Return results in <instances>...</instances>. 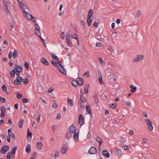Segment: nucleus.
<instances>
[{
  "label": "nucleus",
  "mask_w": 159,
  "mask_h": 159,
  "mask_svg": "<svg viewBox=\"0 0 159 159\" xmlns=\"http://www.w3.org/2000/svg\"><path fill=\"white\" fill-rule=\"evenodd\" d=\"M93 11L92 9H90L89 10L87 19V23L89 26H91V23L93 20Z\"/></svg>",
  "instance_id": "1"
},
{
  "label": "nucleus",
  "mask_w": 159,
  "mask_h": 159,
  "mask_svg": "<svg viewBox=\"0 0 159 159\" xmlns=\"http://www.w3.org/2000/svg\"><path fill=\"white\" fill-rule=\"evenodd\" d=\"M144 58V56L143 55H137L135 58L132 60V61L134 62H139L142 61Z\"/></svg>",
  "instance_id": "2"
},
{
  "label": "nucleus",
  "mask_w": 159,
  "mask_h": 159,
  "mask_svg": "<svg viewBox=\"0 0 159 159\" xmlns=\"http://www.w3.org/2000/svg\"><path fill=\"white\" fill-rule=\"evenodd\" d=\"M19 6L23 11V13L25 12L29 11V10L27 6L25 5V3L24 2L21 3L20 4H19Z\"/></svg>",
  "instance_id": "3"
},
{
  "label": "nucleus",
  "mask_w": 159,
  "mask_h": 159,
  "mask_svg": "<svg viewBox=\"0 0 159 159\" xmlns=\"http://www.w3.org/2000/svg\"><path fill=\"white\" fill-rule=\"evenodd\" d=\"M79 124L80 125H82L84 122V118L82 114H80L78 116Z\"/></svg>",
  "instance_id": "4"
},
{
  "label": "nucleus",
  "mask_w": 159,
  "mask_h": 159,
  "mask_svg": "<svg viewBox=\"0 0 159 159\" xmlns=\"http://www.w3.org/2000/svg\"><path fill=\"white\" fill-rule=\"evenodd\" d=\"M30 10L23 13V16L25 18L28 20L31 19V17H32V15L30 13Z\"/></svg>",
  "instance_id": "5"
},
{
  "label": "nucleus",
  "mask_w": 159,
  "mask_h": 159,
  "mask_svg": "<svg viewBox=\"0 0 159 159\" xmlns=\"http://www.w3.org/2000/svg\"><path fill=\"white\" fill-rule=\"evenodd\" d=\"M57 67L59 70L64 75L66 74V70L64 69L63 66L61 64H60V63H59V64L58 65Z\"/></svg>",
  "instance_id": "6"
},
{
  "label": "nucleus",
  "mask_w": 159,
  "mask_h": 159,
  "mask_svg": "<svg viewBox=\"0 0 159 159\" xmlns=\"http://www.w3.org/2000/svg\"><path fill=\"white\" fill-rule=\"evenodd\" d=\"M22 81V79L20 76L18 75L17 76L16 79L14 81V83L15 84L19 85L20 83Z\"/></svg>",
  "instance_id": "7"
},
{
  "label": "nucleus",
  "mask_w": 159,
  "mask_h": 159,
  "mask_svg": "<svg viewBox=\"0 0 159 159\" xmlns=\"http://www.w3.org/2000/svg\"><path fill=\"white\" fill-rule=\"evenodd\" d=\"M9 149V147L7 146H3L0 150V152L1 154H4L7 152Z\"/></svg>",
  "instance_id": "8"
},
{
  "label": "nucleus",
  "mask_w": 159,
  "mask_h": 159,
  "mask_svg": "<svg viewBox=\"0 0 159 159\" xmlns=\"http://www.w3.org/2000/svg\"><path fill=\"white\" fill-rule=\"evenodd\" d=\"M40 27L39 26H36L35 27L34 30V33L36 34L39 37H40L41 35V33L39 31Z\"/></svg>",
  "instance_id": "9"
},
{
  "label": "nucleus",
  "mask_w": 159,
  "mask_h": 159,
  "mask_svg": "<svg viewBox=\"0 0 159 159\" xmlns=\"http://www.w3.org/2000/svg\"><path fill=\"white\" fill-rule=\"evenodd\" d=\"M14 69L16 72H21L22 71V68L20 66L15 65Z\"/></svg>",
  "instance_id": "10"
},
{
  "label": "nucleus",
  "mask_w": 159,
  "mask_h": 159,
  "mask_svg": "<svg viewBox=\"0 0 159 159\" xmlns=\"http://www.w3.org/2000/svg\"><path fill=\"white\" fill-rule=\"evenodd\" d=\"M97 152L96 149L94 147L91 148L89 151V153L91 154H95Z\"/></svg>",
  "instance_id": "11"
},
{
  "label": "nucleus",
  "mask_w": 159,
  "mask_h": 159,
  "mask_svg": "<svg viewBox=\"0 0 159 159\" xmlns=\"http://www.w3.org/2000/svg\"><path fill=\"white\" fill-rule=\"evenodd\" d=\"M68 149V147L66 145H64L61 148V153L63 154H65L66 152L67 151Z\"/></svg>",
  "instance_id": "12"
},
{
  "label": "nucleus",
  "mask_w": 159,
  "mask_h": 159,
  "mask_svg": "<svg viewBox=\"0 0 159 159\" xmlns=\"http://www.w3.org/2000/svg\"><path fill=\"white\" fill-rule=\"evenodd\" d=\"M8 135L10 136V137L11 136L14 140H15L16 139V137L14 134L11 132V131L10 130V129H8Z\"/></svg>",
  "instance_id": "13"
},
{
  "label": "nucleus",
  "mask_w": 159,
  "mask_h": 159,
  "mask_svg": "<svg viewBox=\"0 0 159 159\" xmlns=\"http://www.w3.org/2000/svg\"><path fill=\"white\" fill-rule=\"evenodd\" d=\"M77 80L78 85L80 86H81L83 84L84 82V80L83 79L81 78H78Z\"/></svg>",
  "instance_id": "14"
},
{
  "label": "nucleus",
  "mask_w": 159,
  "mask_h": 159,
  "mask_svg": "<svg viewBox=\"0 0 159 159\" xmlns=\"http://www.w3.org/2000/svg\"><path fill=\"white\" fill-rule=\"evenodd\" d=\"M41 62L43 64L46 65L48 66L49 65V63L48 61H47V60L44 57H43L41 59Z\"/></svg>",
  "instance_id": "15"
},
{
  "label": "nucleus",
  "mask_w": 159,
  "mask_h": 159,
  "mask_svg": "<svg viewBox=\"0 0 159 159\" xmlns=\"http://www.w3.org/2000/svg\"><path fill=\"white\" fill-rule=\"evenodd\" d=\"M74 141L75 142H77L79 140V135L77 132H75L74 135Z\"/></svg>",
  "instance_id": "16"
},
{
  "label": "nucleus",
  "mask_w": 159,
  "mask_h": 159,
  "mask_svg": "<svg viewBox=\"0 0 159 159\" xmlns=\"http://www.w3.org/2000/svg\"><path fill=\"white\" fill-rule=\"evenodd\" d=\"M43 146V144L41 142H38L36 143V147L37 149H41Z\"/></svg>",
  "instance_id": "17"
},
{
  "label": "nucleus",
  "mask_w": 159,
  "mask_h": 159,
  "mask_svg": "<svg viewBox=\"0 0 159 159\" xmlns=\"http://www.w3.org/2000/svg\"><path fill=\"white\" fill-rule=\"evenodd\" d=\"M31 146L30 144H28L25 148V152L27 153H29L31 151Z\"/></svg>",
  "instance_id": "18"
},
{
  "label": "nucleus",
  "mask_w": 159,
  "mask_h": 159,
  "mask_svg": "<svg viewBox=\"0 0 159 159\" xmlns=\"http://www.w3.org/2000/svg\"><path fill=\"white\" fill-rule=\"evenodd\" d=\"M102 154L104 157H109L110 156V154L106 150L102 151Z\"/></svg>",
  "instance_id": "19"
},
{
  "label": "nucleus",
  "mask_w": 159,
  "mask_h": 159,
  "mask_svg": "<svg viewBox=\"0 0 159 159\" xmlns=\"http://www.w3.org/2000/svg\"><path fill=\"white\" fill-rule=\"evenodd\" d=\"M100 75H99L98 77V82L100 84H104V82L102 80V78L101 73H100Z\"/></svg>",
  "instance_id": "20"
},
{
  "label": "nucleus",
  "mask_w": 159,
  "mask_h": 159,
  "mask_svg": "<svg viewBox=\"0 0 159 159\" xmlns=\"http://www.w3.org/2000/svg\"><path fill=\"white\" fill-rule=\"evenodd\" d=\"M96 140L99 142V147H100L103 142L102 139L100 137L97 136L96 137Z\"/></svg>",
  "instance_id": "21"
},
{
  "label": "nucleus",
  "mask_w": 159,
  "mask_h": 159,
  "mask_svg": "<svg viewBox=\"0 0 159 159\" xmlns=\"http://www.w3.org/2000/svg\"><path fill=\"white\" fill-rule=\"evenodd\" d=\"M24 120L22 119H20L18 123V126L20 128L22 127L23 124Z\"/></svg>",
  "instance_id": "22"
},
{
  "label": "nucleus",
  "mask_w": 159,
  "mask_h": 159,
  "mask_svg": "<svg viewBox=\"0 0 159 159\" xmlns=\"http://www.w3.org/2000/svg\"><path fill=\"white\" fill-rule=\"evenodd\" d=\"M17 147L16 146L14 147L11 151V154L13 155L15 153Z\"/></svg>",
  "instance_id": "23"
},
{
  "label": "nucleus",
  "mask_w": 159,
  "mask_h": 159,
  "mask_svg": "<svg viewBox=\"0 0 159 159\" xmlns=\"http://www.w3.org/2000/svg\"><path fill=\"white\" fill-rule=\"evenodd\" d=\"M142 15L141 11L140 10H137L136 12V16L137 18H139Z\"/></svg>",
  "instance_id": "24"
},
{
  "label": "nucleus",
  "mask_w": 159,
  "mask_h": 159,
  "mask_svg": "<svg viewBox=\"0 0 159 159\" xmlns=\"http://www.w3.org/2000/svg\"><path fill=\"white\" fill-rule=\"evenodd\" d=\"M18 52L16 50H14L13 53V59H15L17 56Z\"/></svg>",
  "instance_id": "25"
},
{
  "label": "nucleus",
  "mask_w": 159,
  "mask_h": 159,
  "mask_svg": "<svg viewBox=\"0 0 159 159\" xmlns=\"http://www.w3.org/2000/svg\"><path fill=\"white\" fill-rule=\"evenodd\" d=\"M70 133L73 134L75 133V128L73 126H71L70 128Z\"/></svg>",
  "instance_id": "26"
},
{
  "label": "nucleus",
  "mask_w": 159,
  "mask_h": 159,
  "mask_svg": "<svg viewBox=\"0 0 159 159\" xmlns=\"http://www.w3.org/2000/svg\"><path fill=\"white\" fill-rule=\"evenodd\" d=\"M15 71L14 70H12L10 71V76L11 78H14L15 77Z\"/></svg>",
  "instance_id": "27"
},
{
  "label": "nucleus",
  "mask_w": 159,
  "mask_h": 159,
  "mask_svg": "<svg viewBox=\"0 0 159 159\" xmlns=\"http://www.w3.org/2000/svg\"><path fill=\"white\" fill-rule=\"evenodd\" d=\"M130 87L131 88V89L130 90V91L132 93H134L137 90L136 87H133L132 85H130Z\"/></svg>",
  "instance_id": "28"
},
{
  "label": "nucleus",
  "mask_w": 159,
  "mask_h": 159,
  "mask_svg": "<svg viewBox=\"0 0 159 159\" xmlns=\"http://www.w3.org/2000/svg\"><path fill=\"white\" fill-rule=\"evenodd\" d=\"M27 134V138L29 139V138H30V139H31V138H32V134L31 132H30V131L29 129H28Z\"/></svg>",
  "instance_id": "29"
},
{
  "label": "nucleus",
  "mask_w": 159,
  "mask_h": 159,
  "mask_svg": "<svg viewBox=\"0 0 159 159\" xmlns=\"http://www.w3.org/2000/svg\"><path fill=\"white\" fill-rule=\"evenodd\" d=\"M71 84L74 86L75 87H77L78 85L77 81L75 80L72 81L71 82Z\"/></svg>",
  "instance_id": "30"
},
{
  "label": "nucleus",
  "mask_w": 159,
  "mask_h": 159,
  "mask_svg": "<svg viewBox=\"0 0 159 159\" xmlns=\"http://www.w3.org/2000/svg\"><path fill=\"white\" fill-rule=\"evenodd\" d=\"M52 57L55 60L57 61V62L59 63V61L58 57L56 55H54L53 54H52Z\"/></svg>",
  "instance_id": "31"
},
{
  "label": "nucleus",
  "mask_w": 159,
  "mask_h": 159,
  "mask_svg": "<svg viewBox=\"0 0 159 159\" xmlns=\"http://www.w3.org/2000/svg\"><path fill=\"white\" fill-rule=\"evenodd\" d=\"M103 46V45L100 42H97L96 43V47L97 48L101 47Z\"/></svg>",
  "instance_id": "32"
},
{
  "label": "nucleus",
  "mask_w": 159,
  "mask_h": 159,
  "mask_svg": "<svg viewBox=\"0 0 159 159\" xmlns=\"http://www.w3.org/2000/svg\"><path fill=\"white\" fill-rule=\"evenodd\" d=\"M146 123L147 124V125H150L152 124L151 121H150L148 119H145Z\"/></svg>",
  "instance_id": "33"
},
{
  "label": "nucleus",
  "mask_w": 159,
  "mask_h": 159,
  "mask_svg": "<svg viewBox=\"0 0 159 159\" xmlns=\"http://www.w3.org/2000/svg\"><path fill=\"white\" fill-rule=\"evenodd\" d=\"M86 109L87 111L88 112V113H89L90 114L91 113V108L89 105H86Z\"/></svg>",
  "instance_id": "34"
},
{
  "label": "nucleus",
  "mask_w": 159,
  "mask_h": 159,
  "mask_svg": "<svg viewBox=\"0 0 159 159\" xmlns=\"http://www.w3.org/2000/svg\"><path fill=\"white\" fill-rule=\"evenodd\" d=\"M68 104L70 105V106H72L73 105L72 100L70 98H68Z\"/></svg>",
  "instance_id": "35"
},
{
  "label": "nucleus",
  "mask_w": 159,
  "mask_h": 159,
  "mask_svg": "<svg viewBox=\"0 0 159 159\" xmlns=\"http://www.w3.org/2000/svg\"><path fill=\"white\" fill-rule=\"evenodd\" d=\"M99 61L100 63L102 64V65L104 66H105V61L103 60L101 57L99 58Z\"/></svg>",
  "instance_id": "36"
},
{
  "label": "nucleus",
  "mask_w": 159,
  "mask_h": 159,
  "mask_svg": "<svg viewBox=\"0 0 159 159\" xmlns=\"http://www.w3.org/2000/svg\"><path fill=\"white\" fill-rule=\"evenodd\" d=\"M94 98L96 103L97 104L98 103L99 101L98 95L96 94L95 95L94 97Z\"/></svg>",
  "instance_id": "37"
},
{
  "label": "nucleus",
  "mask_w": 159,
  "mask_h": 159,
  "mask_svg": "<svg viewBox=\"0 0 159 159\" xmlns=\"http://www.w3.org/2000/svg\"><path fill=\"white\" fill-rule=\"evenodd\" d=\"M51 63L52 64H53L54 66L55 67H57L60 63V62L59 61V63L57 62H55L54 61L52 60L51 61Z\"/></svg>",
  "instance_id": "38"
},
{
  "label": "nucleus",
  "mask_w": 159,
  "mask_h": 159,
  "mask_svg": "<svg viewBox=\"0 0 159 159\" xmlns=\"http://www.w3.org/2000/svg\"><path fill=\"white\" fill-rule=\"evenodd\" d=\"M89 87V84H87L85 86L84 90L86 93H88V89Z\"/></svg>",
  "instance_id": "39"
},
{
  "label": "nucleus",
  "mask_w": 159,
  "mask_h": 159,
  "mask_svg": "<svg viewBox=\"0 0 159 159\" xmlns=\"http://www.w3.org/2000/svg\"><path fill=\"white\" fill-rule=\"evenodd\" d=\"M117 154L118 155H120L122 153V150L120 149H117L116 150Z\"/></svg>",
  "instance_id": "40"
},
{
  "label": "nucleus",
  "mask_w": 159,
  "mask_h": 159,
  "mask_svg": "<svg viewBox=\"0 0 159 159\" xmlns=\"http://www.w3.org/2000/svg\"><path fill=\"white\" fill-rule=\"evenodd\" d=\"M59 152L57 151H56L54 155V157L55 159H56L59 156Z\"/></svg>",
  "instance_id": "41"
},
{
  "label": "nucleus",
  "mask_w": 159,
  "mask_h": 159,
  "mask_svg": "<svg viewBox=\"0 0 159 159\" xmlns=\"http://www.w3.org/2000/svg\"><path fill=\"white\" fill-rule=\"evenodd\" d=\"M68 34L67 35L66 37V40H70V35L71 34L70 32V31L68 32Z\"/></svg>",
  "instance_id": "42"
},
{
  "label": "nucleus",
  "mask_w": 159,
  "mask_h": 159,
  "mask_svg": "<svg viewBox=\"0 0 159 159\" xmlns=\"http://www.w3.org/2000/svg\"><path fill=\"white\" fill-rule=\"evenodd\" d=\"M29 82V80L27 78H25L23 80V83L25 84H26Z\"/></svg>",
  "instance_id": "43"
},
{
  "label": "nucleus",
  "mask_w": 159,
  "mask_h": 159,
  "mask_svg": "<svg viewBox=\"0 0 159 159\" xmlns=\"http://www.w3.org/2000/svg\"><path fill=\"white\" fill-rule=\"evenodd\" d=\"M1 111L2 113H4L6 112V109L3 106H2L1 107Z\"/></svg>",
  "instance_id": "44"
},
{
  "label": "nucleus",
  "mask_w": 159,
  "mask_h": 159,
  "mask_svg": "<svg viewBox=\"0 0 159 159\" xmlns=\"http://www.w3.org/2000/svg\"><path fill=\"white\" fill-rule=\"evenodd\" d=\"M148 128L150 131H152L153 130V127L152 126V124L150 125H148Z\"/></svg>",
  "instance_id": "45"
},
{
  "label": "nucleus",
  "mask_w": 159,
  "mask_h": 159,
  "mask_svg": "<svg viewBox=\"0 0 159 159\" xmlns=\"http://www.w3.org/2000/svg\"><path fill=\"white\" fill-rule=\"evenodd\" d=\"M90 75L89 72V71H88L87 72H85L84 75L83 76H86L87 77H88Z\"/></svg>",
  "instance_id": "46"
},
{
  "label": "nucleus",
  "mask_w": 159,
  "mask_h": 159,
  "mask_svg": "<svg viewBox=\"0 0 159 159\" xmlns=\"http://www.w3.org/2000/svg\"><path fill=\"white\" fill-rule=\"evenodd\" d=\"M84 102H81V101H80V106L82 108H84Z\"/></svg>",
  "instance_id": "47"
},
{
  "label": "nucleus",
  "mask_w": 159,
  "mask_h": 159,
  "mask_svg": "<svg viewBox=\"0 0 159 159\" xmlns=\"http://www.w3.org/2000/svg\"><path fill=\"white\" fill-rule=\"evenodd\" d=\"M2 89L5 92H7V87L5 85H3L2 87Z\"/></svg>",
  "instance_id": "48"
},
{
  "label": "nucleus",
  "mask_w": 159,
  "mask_h": 159,
  "mask_svg": "<svg viewBox=\"0 0 159 159\" xmlns=\"http://www.w3.org/2000/svg\"><path fill=\"white\" fill-rule=\"evenodd\" d=\"M71 37L75 39H78L77 35L75 33H73L71 35Z\"/></svg>",
  "instance_id": "49"
},
{
  "label": "nucleus",
  "mask_w": 159,
  "mask_h": 159,
  "mask_svg": "<svg viewBox=\"0 0 159 159\" xmlns=\"http://www.w3.org/2000/svg\"><path fill=\"white\" fill-rule=\"evenodd\" d=\"M54 90V88L52 87L49 88L48 90V92L49 93H50L53 91Z\"/></svg>",
  "instance_id": "50"
},
{
  "label": "nucleus",
  "mask_w": 159,
  "mask_h": 159,
  "mask_svg": "<svg viewBox=\"0 0 159 159\" xmlns=\"http://www.w3.org/2000/svg\"><path fill=\"white\" fill-rule=\"evenodd\" d=\"M27 70H28V69L29 68V64L27 62H25L24 64Z\"/></svg>",
  "instance_id": "51"
},
{
  "label": "nucleus",
  "mask_w": 159,
  "mask_h": 159,
  "mask_svg": "<svg viewBox=\"0 0 159 159\" xmlns=\"http://www.w3.org/2000/svg\"><path fill=\"white\" fill-rule=\"evenodd\" d=\"M65 36V34L63 32H62L61 33V35L60 36L61 38V39H63L64 38Z\"/></svg>",
  "instance_id": "52"
},
{
  "label": "nucleus",
  "mask_w": 159,
  "mask_h": 159,
  "mask_svg": "<svg viewBox=\"0 0 159 159\" xmlns=\"http://www.w3.org/2000/svg\"><path fill=\"white\" fill-rule=\"evenodd\" d=\"M66 42L67 44L70 46H72L71 43L70 41V40H66Z\"/></svg>",
  "instance_id": "53"
},
{
  "label": "nucleus",
  "mask_w": 159,
  "mask_h": 159,
  "mask_svg": "<svg viewBox=\"0 0 159 159\" xmlns=\"http://www.w3.org/2000/svg\"><path fill=\"white\" fill-rule=\"evenodd\" d=\"M81 102H84L85 101V98L83 97L82 95H81Z\"/></svg>",
  "instance_id": "54"
},
{
  "label": "nucleus",
  "mask_w": 159,
  "mask_h": 159,
  "mask_svg": "<svg viewBox=\"0 0 159 159\" xmlns=\"http://www.w3.org/2000/svg\"><path fill=\"white\" fill-rule=\"evenodd\" d=\"M22 96V95L20 93H18L17 95V98L18 99H20Z\"/></svg>",
  "instance_id": "55"
},
{
  "label": "nucleus",
  "mask_w": 159,
  "mask_h": 159,
  "mask_svg": "<svg viewBox=\"0 0 159 159\" xmlns=\"http://www.w3.org/2000/svg\"><path fill=\"white\" fill-rule=\"evenodd\" d=\"M13 55V53L12 52H10L8 54V57L10 59H11L12 57V55Z\"/></svg>",
  "instance_id": "56"
},
{
  "label": "nucleus",
  "mask_w": 159,
  "mask_h": 159,
  "mask_svg": "<svg viewBox=\"0 0 159 159\" xmlns=\"http://www.w3.org/2000/svg\"><path fill=\"white\" fill-rule=\"evenodd\" d=\"M81 24L82 25L84 26V28L85 26V23L83 20H81Z\"/></svg>",
  "instance_id": "57"
},
{
  "label": "nucleus",
  "mask_w": 159,
  "mask_h": 159,
  "mask_svg": "<svg viewBox=\"0 0 159 159\" xmlns=\"http://www.w3.org/2000/svg\"><path fill=\"white\" fill-rule=\"evenodd\" d=\"M71 133H68L67 134V135H66L67 138L68 139H69L71 137Z\"/></svg>",
  "instance_id": "58"
},
{
  "label": "nucleus",
  "mask_w": 159,
  "mask_h": 159,
  "mask_svg": "<svg viewBox=\"0 0 159 159\" xmlns=\"http://www.w3.org/2000/svg\"><path fill=\"white\" fill-rule=\"evenodd\" d=\"M30 20H31L32 21L34 22H35L36 21L35 18L33 16L32 17H31V19H30Z\"/></svg>",
  "instance_id": "59"
},
{
  "label": "nucleus",
  "mask_w": 159,
  "mask_h": 159,
  "mask_svg": "<svg viewBox=\"0 0 159 159\" xmlns=\"http://www.w3.org/2000/svg\"><path fill=\"white\" fill-rule=\"evenodd\" d=\"M117 104L116 103H113L112 104L111 108L112 109H114L116 106Z\"/></svg>",
  "instance_id": "60"
},
{
  "label": "nucleus",
  "mask_w": 159,
  "mask_h": 159,
  "mask_svg": "<svg viewBox=\"0 0 159 159\" xmlns=\"http://www.w3.org/2000/svg\"><path fill=\"white\" fill-rule=\"evenodd\" d=\"M22 101L25 103H27L28 102V101L26 98H23L22 99Z\"/></svg>",
  "instance_id": "61"
},
{
  "label": "nucleus",
  "mask_w": 159,
  "mask_h": 159,
  "mask_svg": "<svg viewBox=\"0 0 159 159\" xmlns=\"http://www.w3.org/2000/svg\"><path fill=\"white\" fill-rule=\"evenodd\" d=\"M57 105L56 103H54L52 104V107L53 108H56L57 107Z\"/></svg>",
  "instance_id": "62"
},
{
  "label": "nucleus",
  "mask_w": 159,
  "mask_h": 159,
  "mask_svg": "<svg viewBox=\"0 0 159 159\" xmlns=\"http://www.w3.org/2000/svg\"><path fill=\"white\" fill-rule=\"evenodd\" d=\"M61 115L59 113H58L57 115V117L56 119H60L61 118Z\"/></svg>",
  "instance_id": "63"
},
{
  "label": "nucleus",
  "mask_w": 159,
  "mask_h": 159,
  "mask_svg": "<svg viewBox=\"0 0 159 159\" xmlns=\"http://www.w3.org/2000/svg\"><path fill=\"white\" fill-rule=\"evenodd\" d=\"M0 102H6V99L5 98L2 97L1 100L0 101Z\"/></svg>",
  "instance_id": "64"
}]
</instances>
